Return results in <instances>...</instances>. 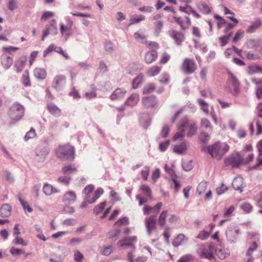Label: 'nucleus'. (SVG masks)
<instances>
[{"mask_svg": "<svg viewBox=\"0 0 262 262\" xmlns=\"http://www.w3.org/2000/svg\"><path fill=\"white\" fill-rule=\"evenodd\" d=\"M55 154L62 160H73L75 158V148L69 143L59 145L55 150Z\"/></svg>", "mask_w": 262, "mask_h": 262, "instance_id": "f257e3e1", "label": "nucleus"}, {"mask_svg": "<svg viewBox=\"0 0 262 262\" xmlns=\"http://www.w3.org/2000/svg\"><path fill=\"white\" fill-rule=\"evenodd\" d=\"M229 148V146L227 144L220 142H216L207 147L208 152L211 156L219 160L223 157Z\"/></svg>", "mask_w": 262, "mask_h": 262, "instance_id": "f03ea898", "label": "nucleus"}, {"mask_svg": "<svg viewBox=\"0 0 262 262\" xmlns=\"http://www.w3.org/2000/svg\"><path fill=\"white\" fill-rule=\"evenodd\" d=\"M228 78L225 90L233 95H235L239 91L240 82L237 77L231 72L228 71Z\"/></svg>", "mask_w": 262, "mask_h": 262, "instance_id": "7ed1b4c3", "label": "nucleus"}, {"mask_svg": "<svg viewBox=\"0 0 262 262\" xmlns=\"http://www.w3.org/2000/svg\"><path fill=\"white\" fill-rule=\"evenodd\" d=\"M216 252V247L212 244L208 246H201L198 253L202 258L212 259L214 258V253Z\"/></svg>", "mask_w": 262, "mask_h": 262, "instance_id": "20e7f679", "label": "nucleus"}, {"mask_svg": "<svg viewBox=\"0 0 262 262\" xmlns=\"http://www.w3.org/2000/svg\"><path fill=\"white\" fill-rule=\"evenodd\" d=\"M241 233L240 230L234 225H230L226 231V235L228 242L235 243Z\"/></svg>", "mask_w": 262, "mask_h": 262, "instance_id": "39448f33", "label": "nucleus"}, {"mask_svg": "<svg viewBox=\"0 0 262 262\" xmlns=\"http://www.w3.org/2000/svg\"><path fill=\"white\" fill-rule=\"evenodd\" d=\"M24 114V108L18 103L14 104L10 109L9 115L14 120H18L21 118Z\"/></svg>", "mask_w": 262, "mask_h": 262, "instance_id": "423d86ee", "label": "nucleus"}, {"mask_svg": "<svg viewBox=\"0 0 262 262\" xmlns=\"http://www.w3.org/2000/svg\"><path fill=\"white\" fill-rule=\"evenodd\" d=\"M196 64L193 59L185 58L182 64V71L186 74H191L196 69Z\"/></svg>", "mask_w": 262, "mask_h": 262, "instance_id": "0eeeda50", "label": "nucleus"}, {"mask_svg": "<svg viewBox=\"0 0 262 262\" xmlns=\"http://www.w3.org/2000/svg\"><path fill=\"white\" fill-rule=\"evenodd\" d=\"M67 78L63 75H57L55 76L52 82V86L56 90H60L66 84Z\"/></svg>", "mask_w": 262, "mask_h": 262, "instance_id": "6e6552de", "label": "nucleus"}, {"mask_svg": "<svg viewBox=\"0 0 262 262\" xmlns=\"http://www.w3.org/2000/svg\"><path fill=\"white\" fill-rule=\"evenodd\" d=\"M156 216L151 215L145 219V226L148 235H150L154 230L156 228Z\"/></svg>", "mask_w": 262, "mask_h": 262, "instance_id": "1a4fd4ad", "label": "nucleus"}, {"mask_svg": "<svg viewBox=\"0 0 262 262\" xmlns=\"http://www.w3.org/2000/svg\"><path fill=\"white\" fill-rule=\"evenodd\" d=\"M169 36L174 40L177 46H181L182 42L185 40L184 33L174 30L168 32Z\"/></svg>", "mask_w": 262, "mask_h": 262, "instance_id": "9d476101", "label": "nucleus"}, {"mask_svg": "<svg viewBox=\"0 0 262 262\" xmlns=\"http://www.w3.org/2000/svg\"><path fill=\"white\" fill-rule=\"evenodd\" d=\"M243 162V159L238 154L230 157L225 160L227 165H231L233 167H238Z\"/></svg>", "mask_w": 262, "mask_h": 262, "instance_id": "9b49d317", "label": "nucleus"}, {"mask_svg": "<svg viewBox=\"0 0 262 262\" xmlns=\"http://www.w3.org/2000/svg\"><path fill=\"white\" fill-rule=\"evenodd\" d=\"M77 196L75 192L69 191L63 195L62 202L65 204H71L75 202L76 200Z\"/></svg>", "mask_w": 262, "mask_h": 262, "instance_id": "f8f14e48", "label": "nucleus"}, {"mask_svg": "<svg viewBox=\"0 0 262 262\" xmlns=\"http://www.w3.org/2000/svg\"><path fill=\"white\" fill-rule=\"evenodd\" d=\"M139 120L141 126L147 128L150 124L151 118L149 114L142 113L140 115Z\"/></svg>", "mask_w": 262, "mask_h": 262, "instance_id": "ddd939ff", "label": "nucleus"}, {"mask_svg": "<svg viewBox=\"0 0 262 262\" xmlns=\"http://www.w3.org/2000/svg\"><path fill=\"white\" fill-rule=\"evenodd\" d=\"M188 238L184 234L182 233L179 234L173 239L172 245L174 247H178L179 246L185 244L188 241Z\"/></svg>", "mask_w": 262, "mask_h": 262, "instance_id": "4468645a", "label": "nucleus"}, {"mask_svg": "<svg viewBox=\"0 0 262 262\" xmlns=\"http://www.w3.org/2000/svg\"><path fill=\"white\" fill-rule=\"evenodd\" d=\"M158 54L155 50H152L145 53L144 56L145 62L147 64H150L156 60L157 58Z\"/></svg>", "mask_w": 262, "mask_h": 262, "instance_id": "2eb2a0df", "label": "nucleus"}, {"mask_svg": "<svg viewBox=\"0 0 262 262\" xmlns=\"http://www.w3.org/2000/svg\"><path fill=\"white\" fill-rule=\"evenodd\" d=\"M188 144V142L184 141L181 144L175 145L173 147V151L176 154L182 155L187 150Z\"/></svg>", "mask_w": 262, "mask_h": 262, "instance_id": "dca6fc26", "label": "nucleus"}, {"mask_svg": "<svg viewBox=\"0 0 262 262\" xmlns=\"http://www.w3.org/2000/svg\"><path fill=\"white\" fill-rule=\"evenodd\" d=\"M1 63L5 69H8L13 63V57L7 54H4L1 57Z\"/></svg>", "mask_w": 262, "mask_h": 262, "instance_id": "f3484780", "label": "nucleus"}, {"mask_svg": "<svg viewBox=\"0 0 262 262\" xmlns=\"http://www.w3.org/2000/svg\"><path fill=\"white\" fill-rule=\"evenodd\" d=\"M142 101L143 104L147 107H153L157 103L156 97L155 96L144 97Z\"/></svg>", "mask_w": 262, "mask_h": 262, "instance_id": "a211bd4d", "label": "nucleus"}, {"mask_svg": "<svg viewBox=\"0 0 262 262\" xmlns=\"http://www.w3.org/2000/svg\"><path fill=\"white\" fill-rule=\"evenodd\" d=\"M160 17L159 15L154 16V19L157 20L154 23L155 27L154 34L157 36L159 35L163 26V21L161 20H158Z\"/></svg>", "mask_w": 262, "mask_h": 262, "instance_id": "6ab92c4d", "label": "nucleus"}, {"mask_svg": "<svg viewBox=\"0 0 262 262\" xmlns=\"http://www.w3.org/2000/svg\"><path fill=\"white\" fill-rule=\"evenodd\" d=\"M126 92V90L124 89H117L111 94L110 98L112 100L122 98L125 96Z\"/></svg>", "mask_w": 262, "mask_h": 262, "instance_id": "aec40b11", "label": "nucleus"}, {"mask_svg": "<svg viewBox=\"0 0 262 262\" xmlns=\"http://www.w3.org/2000/svg\"><path fill=\"white\" fill-rule=\"evenodd\" d=\"M243 184V179L241 177H237L232 182V186L234 190H239L242 192V186Z\"/></svg>", "mask_w": 262, "mask_h": 262, "instance_id": "412c9836", "label": "nucleus"}, {"mask_svg": "<svg viewBox=\"0 0 262 262\" xmlns=\"http://www.w3.org/2000/svg\"><path fill=\"white\" fill-rule=\"evenodd\" d=\"M27 60V57L24 56L21 57L16 61L15 66L16 68V71L17 72L19 73L23 70L26 64Z\"/></svg>", "mask_w": 262, "mask_h": 262, "instance_id": "4be33fe9", "label": "nucleus"}, {"mask_svg": "<svg viewBox=\"0 0 262 262\" xmlns=\"http://www.w3.org/2000/svg\"><path fill=\"white\" fill-rule=\"evenodd\" d=\"M11 207L8 204H4L0 208V215L3 217H8L11 214Z\"/></svg>", "mask_w": 262, "mask_h": 262, "instance_id": "5701e85b", "label": "nucleus"}, {"mask_svg": "<svg viewBox=\"0 0 262 262\" xmlns=\"http://www.w3.org/2000/svg\"><path fill=\"white\" fill-rule=\"evenodd\" d=\"M43 191L47 195H50L53 193H58L59 191L55 188L48 183L44 185L43 187Z\"/></svg>", "mask_w": 262, "mask_h": 262, "instance_id": "b1692460", "label": "nucleus"}, {"mask_svg": "<svg viewBox=\"0 0 262 262\" xmlns=\"http://www.w3.org/2000/svg\"><path fill=\"white\" fill-rule=\"evenodd\" d=\"M261 20L259 18L257 19L248 27L247 29V32L249 33L254 32L256 29L261 26Z\"/></svg>", "mask_w": 262, "mask_h": 262, "instance_id": "393cba45", "label": "nucleus"}, {"mask_svg": "<svg viewBox=\"0 0 262 262\" xmlns=\"http://www.w3.org/2000/svg\"><path fill=\"white\" fill-rule=\"evenodd\" d=\"M48 110L51 114L56 117H58L61 114V110L54 104H49Z\"/></svg>", "mask_w": 262, "mask_h": 262, "instance_id": "a878e982", "label": "nucleus"}, {"mask_svg": "<svg viewBox=\"0 0 262 262\" xmlns=\"http://www.w3.org/2000/svg\"><path fill=\"white\" fill-rule=\"evenodd\" d=\"M34 76L40 79H43L46 77L47 73L44 69L36 68L34 70Z\"/></svg>", "mask_w": 262, "mask_h": 262, "instance_id": "bb28decb", "label": "nucleus"}, {"mask_svg": "<svg viewBox=\"0 0 262 262\" xmlns=\"http://www.w3.org/2000/svg\"><path fill=\"white\" fill-rule=\"evenodd\" d=\"M77 169L74 165L64 166L62 169V172L65 174H71L75 173Z\"/></svg>", "mask_w": 262, "mask_h": 262, "instance_id": "cd10ccee", "label": "nucleus"}, {"mask_svg": "<svg viewBox=\"0 0 262 262\" xmlns=\"http://www.w3.org/2000/svg\"><path fill=\"white\" fill-rule=\"evenodd\" d=\"M161 70V68L158 66H152L148 69L147 75L149 77L155 76L158 74Z\"/></svg>", "mask_w": 262, "mask_h": 262, "instance_id": "c85d7f7f", "label": "nucleus"}, {"mask_svg": "<svg viewBox=\"0 0 262 262\" xmlns=\"http://www.w3.org/2000/svg\"><path fill=\"white\" fill-rule=\"evenodd\" d=\"M52 29L56 30V22L54 19L51 20L50 26L47 27L46 29L43 31L42 40H43L44 38L49 34L50 30Z\"/></svg>", "mask_w": 262, "mask_h": 262, "instance_id": "c756f323", "label": "nucleus"}, {"mask_svg": "<svg viewBox=\"0 0 262 262\" xmlns=\"http://www.w3.org/2000/svg\"><path fill=\"white\" fill-rule=\"evenodd\" d=\"M168 214L167 210L163 211L159 216L158 224L161 227H163L166 224V218Z\"/></svg>", "mask_w": 262, "mask_h": 262, "instance_id": "7c9ffc66", "label": "nucleus"}, {"mask_svg": "<svg viewBox=\"0 0 262 262\" xmlns=\"http://www.w3.org/2000/svg\"><path fill=\"white\" fill-rule=\"evenodd\" d=\"M22 83L25 86H29L31 85V82L29 77V74L28 71H26L22 76Z\"/></svg>", "mask_w": 262, "mask_h": 262, "instance_id": "2f4dec72", "label": "nucleus"}, {"mask_svg": "<svg viewBox=\"0 0 262 262\" xmlns=\"http://www.w3.org/2000/svg\"><path fill=\"white\" fill-rule=\"evenodd\" d=\"M197 129L198 127L196 123H193L191 124L189 127V129L187 133V137H191L195 135Z\"/></svg>", "mask_w": 262, "mask_h": 262, "instance_id": "473e14b6", "label": "nucleus"}, {"mask_svg": "<svg viewBox=\"0 0 262 262\" xmlns=\"http://www.w3.org/2000/svg\"><path fill=\"white\" fill-rule=\"evenodd\" d=\"M94 189V187L92 185H89L86 186L84 188V193L85 194V199H86L87 202L88 200H92V199H90L89 198L91 195V193L92 192Z\"/></svg>", "mask_w": 262, "mask_h": 262, "instance_id": "72a5a7b5", "label": "nucleus"}, {"mask_svg": "<svg viewBox=\"0 0 262 262\" xmlns=\"http://www.w3.org/2000/svg\"><path fill=\"white\" fill-rule=\"evenodd\" d=\"M189 122V119L188 117L184 116L183 117L180 121L179 122V124H178V128L179 130H181V129H185V127L187 125L188 123Z\"/></svg>", "mask_w": 262, "mask_h": 262, "instance_id": "f704fd0d", "label": "nucleus"}, {"mask_svg": "<svg viewBox=\"0 0 262 262\" xmlns=\"http://www.w3.org/2000/svg\"><path fill=\"white\" fill-rule=\"evenodd\" d=\"M103 190L101 188L97 189L95 192L94 196L92 198V200H88L89 203H94L100 196L103 193Z\"/></svg>", "mask_w": 262, "mask_h": 262, "instance_id": "c9c22d12", "label": "nucleus"}, {"mask_svg": "<svg viewBox=\"0 0 262 262\" xmlns=\"http://www.w3.org/2000/svg\"><path fill=\"white\" fill-rule=\"evenodd\" d=\"M199 10L204 14H208L210 13V8L205 3L200 4L198 6Z\"/></svg>", "mask_w": 262, "mask_h": 262, "instance_id": "e433bc0d", "label": "nucleus"}, {"mask_svg": "<svg viewBox=\"0 0 262 262\" xmlns=\"http://www.w3.org/2000/svg\"><path fill=\"white\" fill-rule=\"evenodd\" d=\"M207 184L206 182H201L197 187V191L200 195L205 192L207 189Z\"/></svg>", "mask_w": 262, "mask_h": 262, "instance_id": "4c0bfd02", "label": "nucleus"}, {"mask_svg": "<svg viewBox=\"0 0 262 262\" xmlns=\"http://www.w3.org/2000/svg\"><path fill=\"white\" fill-rule=\"evenodd\" d=\"M143 76L140 74L138 75L132 81V86L133 88H137L140 84L141 83Z\"/></svg>", "mask_w": 262, "mask_h": 262, "instance_id": "58836bf2", "label": "nucleus"}, {"mask_svg": "<svg viewBox=\"0 0 262 262\" xmlns=\"http://www.w3.org/2000/svg\"><path fill=\"white\" fill-rule=\"evenodd\" d=\"M201 125L202 127L206 129H209L210 132H212V127L209 120L206 118H203L201 120Z\"/></svg>", "mask_w": 262, "mask_h": 262, "instance_id": "ea45409f", "label": "nucleus"}, {"mask_svg": "<svg viewBox=\"0 0 262 262\" xmlns=\"http://www.w3.org/2000/svg\"><path fill=\"white\" fill-rule=\"evenodd\" d=\"M36 136V133L35 129L32 128L29 132H28L25 137L24 139L26 141L29 140V139H33Z\"/></svg>", "mask_w": 262, "mask_h": 262, "instance_id": "a19ab883", "label": "nucleus"}, {"mask_svg": "<svg viewBox=\"0 0 262 262\" xmlns=\"http://www.w3.org/2000/svg\"><path fill=\"white\" fill-rule=\"evenodd\" d=\"M105 206V202H102L96 206L94 208V213L96 215H98L103 210Z\"/></svg>", "mask_w": 262, "mask_h": 262, "instance_id": "79ce46f5", "label": "nucleus"}, {"mask_svg": "<svg viewBox=\"0 0 262 262\" xmlns=\"http://www.w3.org/2000/svg\"><path fill=\"white\" fill-rule=\"evenodd\" d=\"M134 37L137 41L141 43H144L146 41V36L142 33L138 32L135 33Z\"/></svg>", "mask_w": 262, "mask_h": 262, "instance_id": "37998d69", "label": "nucleus"}, {"mask_svg": "<svg viewBox=\"0 0 262 262\" xmlns=\"http://www.w3.org/2000/svg\"><path fill=\"white\" fill-rule=\"evenodd\" d=\"M155 89V85L154 83H149L146 84L144 88L143 92L144 93H152Z\"/></svg>", "mask_w": 262, "mask_h": 262, "instance_id": "c03bdc74", "label": "nucleus"}, {"mask_svg": "<svg viewBox=\"0 0 262 262\" xmlns=\"http://www.w3.org/2000/svg\"><path fill=\"white\" fill-rule=\"evenodd\" d=\"M141 189L142 190L144 194L149 197V198H151V190L149 187L146 185H142L141 186Z\"/></svg>", "mask_w": 262, "mask_h": 262, "instance_id": "a18cd8bd", "label": "nucleus"}, {"mask_svg": "<svg viewBox=\"0 0 262 262\" xmlns=\"http://www.w3.org/2000/svg\"><path fill=\"white\" fill-rule=\"evenodd\" d=\"M129 224L128 219L125 217L120 219L118 220L115 223V226H121L122 225H126Z\"/></svg>", "mask_w": 262, "mask_h": 262, "instance_id": "49530a36", "label": "nucleus"}, {"mask_svg": "<svg viewBox=\"0 0 262 262\" xmlns=\"http://www.w3.org/2000/svg\"><path fill=\"white\" fill-rule=\"evenodd\" d=\"M54 12H52V11H46V12H45L41 18H40V20H42V21H46L47 19H48L49 18H51V17H52L53 16H54Z\"/></svg>", "mask_w": 262, "mask_h": 262, "instance_id": "de8ad7c7", "label": "nucleus"}, {"mask_svg": "<svg viewBox=\"0 0 262 262\" xmlns=\"http://www.w3.org/2000/svg\"><path fill=\"white\" fill-rule=\"evenodd\" d=\"M193 256L191 254H186L181 257L178 262H190L193 260Z\"/></svg>", "mask_w": 262, "mask_h": 262, "instance_id": "09e8293b", "label": "nucleus"}, {"mask_svg": "<svg viewBox=\"0 0 262 262\" xmlns=\"http://www.w3.org/2000/svg\"><path fill=\"white\" fill-rule=\"evenodd\" d=\"M182 167L184 170L189 171L192 167V162L191 161H184L182 163Z\"/></svg>", "mask_w": 262, "mask_h": 262, "instance_id": "8fccbe9b", "label": "nucleus"}, {"mask_svg": "<svg viewBox=\"0 0 262 262\" xmlns=\"http://www.w3.org/2000/svg\"><path fill=\"white\" fill-rule=\"evenodd\" d=\"M200 141L203 143H206L209 139V135L208 133L202 132L200 136Z\"/></svg>", "mask_w": 262, "mask_h": 262, "instance_id": "3c124183", "label": "nucleus"}, {"mask_svg": "<svg viewBox=\"0 0 262 262\" xmlns=\"http://www.w3.org/2000/svg\"><path fill=\"white\" fill-rule=\"evenodd\" d=\"M244 36V31L242 30H239L235 34L233 38L232 42L234 43L236 42L238 40L242 38Z\"/></svg>", "mask_w": 262, "mask_h": 262, "instance_id": "603ef678", "label": "nucleus"}, {"mask_svg": "<svg viewBox=\"0 0 262 262\" xmlns=\"http://www.w3.org/2000/svg\"><path fill=\"white\" fill-rule=\"evenodd\" d=\"M184 132L185 129H181V130H179V132L177 133L173 137V140L176 141L178 139H183L185 136Z\"/></svg>", "mask_w": 262, "mask_h": 262, "instance_id": "864d4df0", "label": "nucleus"}, {"mask_svg": "<svg viewBox=\"0 0 262 262\" xmlns=\"http://www.w3.org/2000/svg\"><path fill=\"white\" fill-rule=\"evenodd\" d=\"M241 208L246 213H248L251 211L252 209V206L249 203H244L241 205Z\"/></svg>", "mask_w": 262, "mask_h": 262, "instance_id": "5fc2aeb1", "label": "nucleus"}, {"mask_svg": "<svg viewBox=\"0 0 262 262\" xmlns=\"http://www.w3.org/2000/svg\"><path fill=\"white\" fill-rule=\"evenodd\" d=\"M120 243L121 247L126 248L131 245V239L130 238H125L124 239L120 241Z\"/></svg>", "mask_w": 262, "mask_h": 262, "instance_id": "6e6d98bb", "label": "nucleus"}, {"mask_svg": "<svg viewBox=\"0 0 262 262\" xmlns=\"http://www.w3.org/2000/svg\"><path fill=\"white\" fill-rule=\"evenodd\" d=\"M149 167L145 166L144 167V169H143L141 171V174L142 177V178L144 180L146 181L148 178V176L149 175Z\"/></svg>", "mask_w": 262, "mask_h": 262, "instance_id": "4d7b16f0", "label": "nucleus"}, {"mask_svg": "<svg viewBox=\"0 0 262 262\" xmlns=\"http://www.w3.org/2000/svg\"><path fill=\"white\" fill-rule=\"evenodd\" d=\"M49 153V149L48 147H43L40 151L37 153L38 156L41 157L45 158Z\"/></svg>", "mask_w": 262, "mask_h": 262, "instance_id": "13d9d810", "label": "nucleus"}, {"mask_svg": "<svg viewBox=\"0 0 262 262\" xmlns=\"http://www.w3.org/2000/svg\"><path fill=\"white\" fill-rule=\"evenodd\" d=\"M257 245L255 242H253L251 246L248 248L247 252V255L248 256H251L252 252L257 249Z\"/></svg>", "mask_w": 262, "mask_h": 262, "instance_id": "bf43d9fd", "label": "nucleus"}, {"mask_svg": "<svg viewBox=\"0 0 262 262\" xmlns=\"http://www.w3.org/2000/svg\"><path fill=\"white\" fill-rule=\"evenodd\" d=\"M10 253L11 254L14 255H20L23 254L25 253V252L23 250L20 249L16 248L14 247H12L11 248L10 250Z\"/></svg>", "mask_w": 262, "mask_h": 262, "instance_id": "052dcab7", "label": "nucleus"}, {"mask_svg": "<svg viewBox=\"0 0 262 262\" xmlns=\"http://www.w3.org/2000/svg\"><path fill=\"white\" fill-rule=\"evenodd\" d=\"M160 174V169L158 168L156 169L152 172L151 179L154 183L157 181V179L159 178Z\"/></svg>", "mask_w": 262, "mask_h": 262, "instance_id": "680f3d73", "label": "nucleus"}, {"mask_svg": "<svg viewBox=\"0 0 262 262\" xmlns=\"http://www.w3.org/2000/svg\"><path fill=\"white\" fill-rule=\"evenodd\" d=\"M21 205L25 210H27L29 212H31L33 210L32 208L29 205L27 202H24L21 198H19Z\"/></svg>", "mask_w": 262, "mask_h": 262, "instance_id": "e2e57ef3", "label": "nucleus"}, {"mask_svg": "<svg viewBox=\"0 0 262 262\" xmlns=\"http://www.w3.org/2000/svg\"><path fill=\"white\" fill-rule=\"evenodd\" d=\"M169 130L170 128L168 126H164L161 132L162 137L163 138H166L168 135Z\"/></svg>", "mask_w": 262, "mask_h": 262, "instance_id": "0e129e2a", "label": "nucleus"}, {"mask_svg": "<svg viewBox=\"0 0 262 262\" xmlns=\"http://www.w3.org/2000/svg\"><path fill=\"white\" fill-rule=\"evenodd\" d=\"M8 9L11 11H14L17 8L16 0H9L8 4Z\"/></svg>", "mask_w": 262, "mask_h": 262, "instance_id": "69168bd1", "label": "nucleus"}, {"mask_svg": "<svg viewBox=\"0 0 262 262\" xmlns=\"http://www.w3.org/2000/svg\"><path fill=\"white\" fill-rule=\"evenodd\" d=\"M227 190L228 187L226 186H225L224 184H222L220 187H217L216 189V191L217 194L221 195L224 193Z\"/></svg>", "mask_w": 262, "mask_h": 262, "instance_id": "338daca9", "label": "nucleus"}, {"mask_svg": "<svg viewBox=\"0 0 262 262\" xmlns=\"http://www.w3.org/2000/svg\"><path fill=\"white\" fill-rule=\"evenodd\" d=\"M113 250V247L112 246H108L105 247L103 248L101 251V253L103 255H110Z\"/></svg>", "mask_w": 262, "mask_h": 262, "instance_id": "774afa93", "label": "nucleus"}]
</instances>
